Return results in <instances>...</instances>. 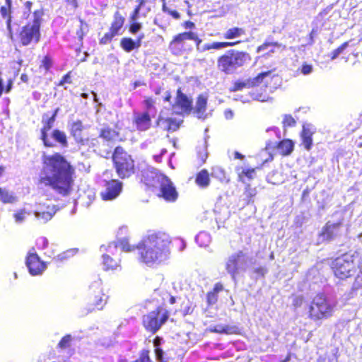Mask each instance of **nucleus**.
<instances>
[{
  "mask_svg": "<svg viewBox=\"0 0 362 362\" xmlns=\"http://www.w3.org/2000/svg\"><path fill=\"white\" fill-rule=\"evenodd\" d=\"M337 305V303L323 293L316 295L310 303L308 317L313 321L331 317Z\"/></svg>",
  "mask_w": 362,
  "mask_h": 362,
  "instance_id": "obj_3",
  "label": "nucleus"
},
{
  "mask_svg": "<svg viewBox=\"0 0 362 362\" xmlns=\"http://www.w3.org/2000/svg\"><path fill=\"white\" fill-rule=\"evenodd\" d=\"M296 121L293 117L290 115H285L284 117L283 124L284 127H294Z\"/></svg>",
  "mask_w": 362,
  "mask_h": 362,
  "instance_id": "obj_51",
  "label": "nucleus"
},
{
  "mask_svg": "<svg viewBox=\"0 0 362 362\" xmlns=\"http://www.w3.org/2000/svg\"><path fill=\"white\" fill-rule=\"evenodd\" d=\"M124 23V18L119 11L115 12L114 15V21L112 23L110 30L115 33H118L119 30L122 28Z\"/></svg>",
  "mask_w": 362,
  "mask_h": 362,
  "instance_id": "obj_32",
  "label": "nucleus"
},
{
  "mask_svg": "<svg viewBox=\"0 0 362 362\" xmlns=\"http://www.w3.org/2000/svg\"><path fill=\"white\" fill-rule=\"evenodd\" d=\"M144 104L146 107L145 113H148L150 115L156 113V109L154 107L155 101L151 98H148L144 100Z\"/></svg>",
  "mask_w": 362,
  "mask_h": 362,
  "instance_id": "obj_45",
  "label": "nucleus"
},
{
  "mask_svg": "<svg viewBox=\"0 0 362 362\" xmlns=\"http://www.w3.org/2000/svg\"><path fill=\"white\" fill-rule=\"evenodd\" d=\"M273 71H263L259 74L253 78H248L245 80H238L234 82L233 86L230 88V91L236 92L243 90V88H250L255 86L259 85L260 83L267 77H273L272 76Z\"/></svg>",
  "mask_w": 362,
  "mask_h": 362,
  "instance_id": "obj_13",
  "label": "nucleus"
},
{
  "mask_svg": "<svg viewBox=\"0 0 362 362\" xmlns=\"http://www.w3.org/2000/svg\"><path fill=\"white\" fill-rule=\"evenodd\" d=\"M133 121L139 131H146L151 125V115L148 113H135Z\"/></svg>",
  "mask_w": 362,
  "mask_h": 362,
  "instance_id": "obj_21",
  "label": "nucleus"
},
{
  "mask_svg": "<svg viewBox=\"0 0 362 362\" xmlns=\"http://www.w3.org/2000/svg\"><path fill=\"white\" fill-rule=\"evenodd\" d=\"M268 270L265 267H259L254 269V273L256 274L258 276H264Z\"/></svg>",
  "mask_w": 362,
  "mask_h": 362,
  "instance_id": "obj_56",
  "label": "nucleus"
},
{
  "mask_svg": "<svg viewBox=\"0 0 362 362\" xmlns=\"http://www.w3.org/2000/svg\"><path fill=\"white\" fill-rule=\"evenodd\" d=\"M43 167L40 175V182L51 187L56 192L68 195L72 188L74 168L59 153L43 156Z\"/></svg>",
  "mask_w": 362,
  "mask_h": 362,
  "instance_id": "obj_1",
  "label": "nucleus"
},
{
  "mask_svg": "<svg viewBox=\"0 0 362 362\" xmlns=\"http://www.w3.org/2000/svg\"><path fill=\"white\" fill-rule=\"evenodd\" d=\"M293 149V144L289 139H285L279 142L278 144V150L282 155L290 154Z\"/></svg>",
  "mask_w": 362,
  "mask_h": 362,
  "instance_id": "obj_35",
  "label": "nucleus"
},
{
  "mask_svg": "<svg viewBox=\"0 0 362 362\" xmlns=\"http://www.w3.org/2000/svg\"><path fill=\"white\" fill-rule=\"evenodd\" d=\"M243 173H244L245 175V176H247V177L252 178L255 173V170L252 169V170H247L246 171H243Z\"/></svg>",
  "mask_w": 362,
  "mask_h": 362,
  "instance_id": "obj_64",
  "label": "nucleus"
},
{
  "mask_svg": "<svg viewBox=\"0 0 362 362\" xmlns=\"http://www.w3.org/2000/svg\"><path fill=\"white\" fill-rule=\"evenodd\" d=\"M11 0H6V6L1 7L0 13L3 18L6 20V28L8 35L13 39V31L11 28Z\"/></svg>",
  "mask_w": 362,
  "mask_h": 362,
  "instance_id": "obj_22",
  "label": "nucleus"
},
{
  "mask_svg": "<svg viewBox=\"0 0 362 362\" xmlns=\"http://www.w3.org/2000/svg\"><path fill=\"white\" fill-rule=\"evenodd\" d=\"M69 5H71L74 9L78 7V0H66Z\"/></svg>",
  "mask_w": 362,
  "mask_h": 362,
  "instance_id": "obj_62",
  "label": "nucleus"
},
{
  "mask_svg": "<svg viewBox=\"0 0 362 362\" xmlns=\"http://www.w3.org/2000/svg\"><path fill=\"white\" fill-rule=\"evenodd\" d=\"M51 137L63 147H66L68 146L66 135L64 132L59 129H54L52 133Z\"/></svg>",
  "mask_w": 362,
  "mask_h": 362,
  "instance_id": "obj_33",
  "label": "nucleus"
},
{
  "mask_svg": "<svg viewBox=\"0 0 362 362\" xmlns=\"http://www.w3.org/2000/svg\"><path fill=\"white\" fill-rule=\"evenodd\" d=\"M351 41L352 40L344 42L337 49L332 51L331 53V59L334 60V59H337L339 54L343 53V52L350 45V43Z\"/></svg>",
  "mask_w": 362,
  "mask_h": 362,
  "instance_id": "obj_44",
  "label": "nucleus"
},
{
  "mask_svg": "<svg viewBox=\"0 0 362 362\" xmlns=\"http://www.w3.org/2000/svg\"><path fill=\"white\" fill-rule=\"evenodd\" d=\"M56 211L57 209L54 204H40L34 215L40 223H46L52 218Z\"/></svg>",
  "mask_w": 362,
  "mask_h": 362,
  "instance_id": "obj_18",
  "label": "nucleus"
},
{
  "mask_svg": "<svg viewBox=\"0 0 362 362\" xmlns=\"http://www.w3.org/2000/svg\"><path fill=\"white\" fill-rule=\"evenodd\" d=\"M71 339L72 338L70 334L64 336L58 344V346L61 349L68 348L70 346Z\"/></svg>",
  "mask_w": 362,
  "mask_h": 362,
  "instance_id": "obj_49",
  "label": "nucleus"
},
{
  "mask_svg": "<svg viewBox=\"0 0 362 362\" xmlns=\"http://www.w3.org/2000/svg\"><path fill=\"white\" fill-rule=\"evenodd\" d=\"M341 223L327 222L320 234L322 240H330L337 236L339 233Z\"/></svg>",
  "mask_w": 362,
  "mask_h": 362,
  "instance_id": "obj_20",
  "label": "nucleus"
},
{
  "mask_svg": "<svg viewBox=\"0 0 362 362\" xmlns=\"http://www.w3.org/2000/svg\"><path fill=\"white\" fill-rule=\"evenodd\" d=\"M170 236L163 232H149L136 247L139 250L140 260L148 266L158 264L170 255Z\"/></svg>",
  "mask_w": 362,
  "mask_h": 362,
  "instance_id": "obj_2",
  "label": "nucleus"
},
{
  "mask_svg": "<svg viewBox=\"0 0 362 362\" xmlns=\"http://www.w3.org/2000/svg\"><path fill=\"white\" fill-rule=\"evenodd\" d=\"M41 11L34 12V19L32 23H28L22 28L20 33V40L23 45L27 46L32 42L37 43L40 37Z\"/></svg>",
  "mask_w": 362,
  "mask_h": 362,
  "instance_id": "obj_9",
  "label": "nucleus"
},
{
  "mask_svg": "<svg viewBox=\"0 0 362 362\" xmlns=\"http://www.w3.org/2000/svg\"><path fill=\"white\" fill-rule=\"evenodd\" d=\"M250 60V54L245 52L230 49L217 60L218 70L226 74H232L239 67Z\"/></svg>",
  "mask_w": 362,
  "mask_h": 362,
  "instance_id": "obj_4",
  "label": "nucleus"
},
{
  "mask_svg": "<svg viewBox=\"0 0 362 362\" xmlns=\"http://www.w3.org/2000/svg\"><path fill=\"white\" fill-rule=\"evenodd\" d=\"M254 258L242 250L230 255L226 262V269L233 280L241 272H245L247 269L254 264Z\"/></svg>",
  "mask_w": 362,
  "mask_h": 362,
  "instance_id": "obj_7",
  "label": "nucleus"
},
{
  "mask_svg": "<svg viewBox=\"0 0 362 362\" xmlns=\"http://www.w3.org/2000/svg\"><path fill=\"white\" fill-rule=\"evenodd\" d=\"M102 293H103L102 281L100 277L95 276L89 286V296H91L96 294H102Z\"/></svg>",
  "mask_w": 362,
  "mask_h": 362,
  "instance_id": "obj_30",
  "label": "nucleus"
},
{
  "mask_svg": "<svg viewBox=\"0 0 362 362\" xmlns=\"http://www.w3.org/2000/svg\"><path fill=\"white\" fill-rule=\"evenodd\" d=\"M251 96L254 100L261 101V102L267 101L268 99V96L263 93H257L254 92V93H252Z\"/></svg>",
  "mask_w": 362,
  "mask_h": 362,
  "instance_id": "obj_54",
  "label": "nucleus"
},
{
  "mask_svg": "<svg viewBox=\"0 0 362 362\" xmlns=\"http://www.w3.org/2000/svg\"><path fill=\"white\" fill-rule=\"evenodd\" d=\"M192 101L180 89L177 91L175 103L173 105V110L177 114H189L192 109Z\"/></svg>",
  "mask_w": 362,
  "mask_h": 362,
  "instance_id": "obj_17",
  "label": "nucleus"
},
{
  "mask_svg": "<svg viewBox=\"0 0 362 362\" xmlns=\"http://www.w3.org/2000/svg\"><path fill=\"white\" fill-rule=\"evenodd\" d=\"M238 42H214L211 43V44L210 43L205 44V45H204L202 46H201L199 45V47H197V49L200 50L201 52H205V51L209 50L211 49H221L226 48V47H228L233 46V45H236Z\"/></svg>",
  "mask_w": 362,
  "mask_h": 362,
  "instance_id": "obj_27",
  "label": "nucleus"
},
{
  "mask_svg": "<svg viewBox=\"0 0 362 362\" xmlns=\"http://www.w3.org/2000/svg\"><path fill=\"white\" fill-rule=\"evenodd\" d=\"M238 327L235 326L217 325L210 327V331L214 333L232 334L236 333Z\"/></svg>",
  "mask_w": 362,
  "mask_h": 362,
  "instance_id": "obj_29",
  "label": "nucleus"
},
{
  "mask_svg": "<svg viewBox=\"0 0 362 362\" xmlns=\"http://www.w3.org/2000/svg\"><path fill=\"white\" fill-rule=\"evenodd\" d=\"M245 31L243 28L235 27L228 29L223 34V37L226 39H234L241 37L242 35H245Z\"/></svg>",
  "mask_w": 362,
  "mask_h": 362,
  "instance_id": "obj_36",
  "label": "nucleus"
},
{
  "mask_svg": "<svg viewBox=\"0 0 362 362\" xmlns=\"http://www.w3.org/2000/svg\"><path fill=\"white\" fill-rule=\"evenodd\" d=\"M88 31V25L82 20H80L79 30H77L76 35L81 40L83 35Z\"/></svg>",
  "mask_w": 362,
  "mask_h": 362,
  "instance_id": "obj_48",
  "label": "nucleus"
},
{
  "mask_svg": "<svg viewBox=\"0 0 362 362\" xmlns=\"http://www.w3.org/2000/svg\"><path fill=\"white\" fill-rule=\"evenodd\" d=\"M185 40H186V39L184 38L183 33H180L176 35L170 45V49L172 51V52L174 54H178L180 47H177V46L180 45Z\"/></svg>",
  "mask_w": 362,
  "mask_h": 362,
  "instance_id": "obj_38",
  "label": "nucleus"
},
{
  "mask_svg": "<svg viewBox=\"0 0 362 362\" xmlns=\"http://www.w3.org/2000/svg\"><path fill=\"white\" fill-rule=\"evenodd\" d=\"M197 156L202 163H204L206 161L208 157L206 141H204V144L197 147Z\"/></svg>",
  "mask_w": 362,
  "mask_h": 362,
  "instance_id": "obj_42",
  "label": "nucleus"
},
{
  "mask_svg": "<svg viewBox=\"0 0 362 362\" xmlns=\"http://www.w3.org/2000/svg\"><path fill=\"white\" fill-rule=\"evenodd\" d=\"M112 158L117 173L121 178L129 177L134 173V160L131 156L124 152L122 147L115 148Z\"/></svg>",
  "mask_w": 362,
  "mask_h": 362,
  "instance_id": "obj_8",
  "label": "nucleus"
},
{
  "mask_svg": "<svg viewBox=\"0 0 362 362\" xmlns=\"http://www.w3.org/2000/svg\"><path fill=\"white\" fill-rule=\"evenodd\" d=\"M168 318V312L162 308L144 315L143 324L145 328L153 333L156 332Z\"/></svg>",
  "mask_w": 362,
  "mask_h": 362,
  "instance_id": "obj_10",
  "label": "nucleus"
},
{
  "mask_svg": "<svg viewBox=\"0 0 362 362\" xmlns=\"http://www.w3.org/2000/svg\"><path fill=\"white\" fill-rule=\"evenodd\" d=\"M0 199L2 202L7 203H13L16 201V197L13 194L12 192H8L6 189H2L0 187Z\"/></svg>",
  "mask_w": 362,
  "mask_h": 362,
  "instance_id": "obj_39",
  "label": "nucleus"
},
{
  "mask_svg": "<svg viewBox=\"0 0 362 362\" xmlns=\"http://www.w3.org/2000/svg\"><path fill=\"white\" fill-rule=\"evenodd\" d=\"M182 122V120L177 121L176 119L173 118L165 119L161 116H159L157 121V124L163 127L164 129L170 132H175L180 127V122Z\"/></svg>",
  "mask_w": 362,
  "mask_h": 362,
  "instance_id": "obj_23",
  "label": "nucleus"
},
{
  "mask_svg": "<svg viewBox=\"0 0 362 362\" xmlns=\"http://www.w3.org/2000/svg\"><path fill=\"white\" fill-rule=\"evenodd\" d=\"M87 127H88L84 125L79 119L73 121L70 124V134L76 143L83 145L87 141V139L84 137L83 134V130L87 129Z\"/></svg>",
  "mask_w": 362,
  "mask_h": 362,
  "instance_id": "obj_19",
  "label": "nucleus"
},
{
  "mask_svg": "<svg viewBox=\"0 0 362 362\" xmlns=\"http://www.w3.org/2000/svg\"><path fill=\"white\" fill-rule=\"evenodd\" d=\"M141 8L136 7L130 16V21H136L139 18V15L140 12Z\"/></svg>",
  "mask_w": 362,
  "mask_h": 362,
  "instance_id": "obj_60",
  "label": "nucleus"
},
{
  "mask_svg": "<svg viewBox=\"0 0 362 362\" xmlns=\"http://www.w3.org/2000/svg\"><path fill=\"white\" fill-rule=\"evenodd\" d=\"M100 251L103 253V269L114 270L119 267V262L115 259L111 255H115L117 252V244L116 242H112L108 245H103L100 247Z\"/></svg>",
  "mask_w": 362,
  "mask_h": 362,
  "instance_id": "obj_12",
  "label": "nucleus"
},
{
  "mask_svg": "<svg viewBox=\"0 0 362 362\" xmlns=\"http://www.w3.org/2000/svg\"><path fill=\"white\" fill-rule=\"evenodd\" d=\"M103 189L100 192L102 199L105 201H112L116 199L122 190V182L117 180H104Z\"/></svg>",
  "mask_w": 362,
  "mask_h": 362,
  "instance_id": "obj_14",
  "label": "nucleus"
},
{
  "mask_svg": "<svg viewBox=\"0 0 362 362\" xmlns=\"http://www.w3.org/2000/svg\"><path fill=\"white\" fill-rule=\"evenodd\" d=\"M209 175L206 170H201L196 177V183L201 187H206L209 185Z\"/></svg>",
  "mask_w": 362,
  "mask_h": 362,
  "instance_id": "obj_34",
  "label": "nucleus"
},
{
  "mask_svg": "<svg viewBox=\"0 0 362 362\" xmlns=\"http://www.w3.org/2000/svg\"><path fill=\"white\" fill-rule=\"evenodd\" d=\"M313 132L310 129L309 125H303L301 133L302 144L308 151L310 150L313 146Z\"/></svg>",
  "mask_w": 362,
  "mask_h": 362,
  "instance_id": "obj_28",
  "label": "nucleus"
},
{
  "mask_svg": "<svg viewBox=\"0 0 362 362\" xmlns=\"http://www.w3.org/2000/svg\"><path fill=\"white\" fill-rule=\"evenodd\" d=\"M358 257V253H346L336 258L332 263V269L336 277L345 279L356 272L355 260Z\"/></svg>",
  "mask_w": 362,
  "mask_h": 362,
  "instance_id": "obj_6",
  "label": "nucleus"
},
{
  "mask_svg": "<svg viewBox=\"0 0 362 362\" xmlns=\"http://www.w3.org/2000/svg\"><path fill=\"white\" fill-rule=\"evenodd\" d=\"M26 265L29 269L30 274L33 276L41 274L46 269L45 263L40 260L34 249H32L28 252L26 259Z\"/></svg>",
  "mask_w": 362,
  "mask_h": 362,
  "instance_id": "obj_16",
  "label": "nucleus"
},
{
  "mask_svg": "<svg viewBox=\"0 0 362 362\" xmlns=\"http://www.w3.org/2000/svg\"><path fill=\"white\" fill-rule=\"evenodd\" d=\"M52 66V61L49 57H45L42 61L41 66L44 67V69L47 71Z\"/></svg>",
  "mask_w": 362,
  "mask_h": 362,
  "instance_id": "obj_59",
  "label": "nucleus"
},
{
  "mask_svg": "<svg viewBox=\"0 0 362 362\" xmlns=\"http://www.w3.org/2000/svg\"><path fill=\"white\" fill-rule=\"evenodd\" d=\"M117 33H115L112 30L105 34V35L100 39V44H107L111 41V40L116 35Z\"/></svg>",
  "mask_w": 362,
  "mask_h": 362,
  "instance_id": "obj_50",
  "label": "nucleus"
},
{
  "mask_svg": "<svg viewBox=\"0 0 362 362\" xmlns=\"http://www.w3.org/2000/svg\"><path fill=\"white\" fill-rule=\"evenodd\" d=\"M195 240L200 246L205 247L210 242V236L207 233L201 232L196 236Z\"/></svg>",
  "mask_w": 362,
  "mask_h": 362,
  "instance_id": "obj_40",
  "label": "nucleus"
},
{
  "mask_svg": "<svg viewBox=\"0 0 362 362\" xmlns=\"http://www.w3.org/2000/svg\"><path fill=\"white\" fill-rule=\"evenodd\" d=\"M132 24L129 27V31L132 34H136L139 30L141 28V24L140 23H138L136 21H131Z\"/></svg>",
  "mask_w": 362,
  "mask_h": 362,
  "instance_id": "obj_53",
  "label": "nucleus"
},
{
  "mask_svg": "<svg viewBox=\"0 0 362 362\" xmlns=\"http://www.w3.org/2000/svg\"><path fill=\"white\" fill-rule=\"evenodd\" d=\"M224 115H225V117L227 119H230L233 118V112L232 110H226L224 112Z\"/></svg>",
  "mask_w": 362,
  "mask_h": 362,
  "instance_id": "obj_61",
  "label": "nucleus"
},
{
  "mask_svg": "<svg viewBox=\"0 0 362 362\" xmlns=\"http://www.w3.org/2000/svg\"><path fill=\"white\" fill-rule=\"evenodd\" d=\"M92 303L98 310H102L107 303V297L102 293V294H96L90 296Z\"/></svg>",
  "mask_w": 362,
  "mask_h": 362,
  "instance_id": "obj_31",
  "label": "nucleus"
},
{
  "mask_svg": "<svg viewBox=\"0 0 362 362\" xmlns=\"http://www.w3.org/2000/svg\"><path fill=\"white\" fill-rule=\"evenodd\" d=\"M206 299L209 305H214L217 301L218 296L215 292L210 291L207 293Z\"/></svg>",
  "mask_w": 362,
  "mask_h": 362,
  "instance_id": "obj_52",
  "label": "nucleus"
},
{
  "mask_svg": "<svg viewBox=\"0 0 362 362\" xmlns=\"http://www.w3.org/2000/svg\"><path fill=\"white\" fill-rule=\"evenodd\" d=\"M118 136L119 134L115 130L110 127L102 128L100 130L98 139L101 140L102 144H100L99 141L98 143L101 147H104L103 149L100 148L101 155L103 157L107 158L112 153V148H113L112 144Z\"/></svg>",
  "mask_w": 362,
  "mask_h": 362,
  "instance_id": "obj_11",
  "label": "nucleus"
},
{
  "mask_svg": "<svg viewBox=\"0 0 362 362\" xmlns=\"http://www.w3.org/2000/svg\"><path fill=\"white\" fill-rule=\"evenodd\" d=\"M303 303V298L301 296H296L293 299V305L295 308H300L302 306Z\"/></svg>",
  "mask_w": 362,
  "mask_h": 362,
  "instance_id": "obj_55",
  "label": "nucleus"
},
{
  "mask_svg": "<svg viewBox=\"0 0 362 362\" xmlns=\"http://www.w3.org/2000/svg\"><path fill=\"white\" fill-rule=\"evenodd\" d=\"M144 177L146 185L160 188L161 197L165 200L175 202L177 199V192L168 177L154 171L146 173V175Z\"/></svg>",
  "mask_w": 362,
  "mask_h": 362,
  "instance_id": "obj_5",
  "label": "nucleus"
},
{
  "mask_svg": "<svg viewBox=\"0 0 362 362\" xmlns=\"http://www.w3.org/2000/svg\"><path fill=\"white\" fill-rule=\"evenodd\" d=\"M207 103V97L204 95H199L196 101V105L194 107V113L196 114V116L199 119H205L206 116L204 115Z\"/></svg>",
  "mask_w": 362,
  "mask_h": 362,
  "instance_id": "obj_25",
  "label": "nucleus"
},
{
  "mask_svg": "<svg viewBox=\"0 0 362 362\" xmlns=\"http://www.w3.org/2000/svg\"><path fill=\"white\" fill-rule=\"evenodd\" d=\"M257 191L255 188H252L249 185L245 187V189L243 194V205H247L250 202H253L252 199L256 195Z\"/></svg>",
  "mask_w": 362,
  "mask_h": 362,
  "instance_id": "obj_37",
  "label": "nucleus"
},
{
  "mask_svg": "<svg viewBox=\"0 0 362 362\" xmlns=\"http://www.w3.org/2000/svg\"><path fill=\"white\" fill-rule=\"evenodd\" d=\"M116 243L117 244V247L119 246L122 250L125 252H130L135 249L134 246L129 245V240L127 238H123Z\"/></svg>",
  "mask_w": 362,
  "mask_h": 362,
  "instance_id": "obj_46",
  "label": "nucleus"
},
{
  "mask_svg": "<svg viewBox=\"0 0 362 362\" xmlns=\"http://www.w3.org/2000/svg\"><path fill=\"white\" fill-rule=\"evenodd\" d=\"M223 290V286L221 284H216L213 289V292L218 294V293Z\"/></svg>",
  "mask_w": 362,
  "mask_h": 362,
  "instance_id": "obj_63",
  "label": "nucleus"
},
{
  "mask_svg": "<svg viewBox=\"0 0 362 362\" xmlns=\"http://www.w3.org/2000/svg\"><path fill=\"white\" fill-rule=\"evenodd\" d=\"M183 33V35H184V38L187 40H194L197 43V47H199V45L201 44L202 42V40H200L199 37H198V35L197 33H193V32H185V33Z\"/></svg>",
  "mask_w": 362,
  "mask_h": 362,
  "instance_id": "obj_47",
  "label": "nucleus"
},
{
  "mask_svg": "<svg viewBox=\"0 0 362 362\" xmlns=\"http://www.w3.org/2000/svg\"><path fill=\"white\" fill-rule=\"evenodd\" d=\"M312 71H313V66L312 65L307 64H303V66L301 67V73L303 75H308V74H311Z\"/></svg>",
  "mask_w": 362,
  "mask_h": 362,
  "instance_id": "obj_57",
  "label": "nucleus"
},
{
  "mask_svg": "<svg viewBox=\"0 0 362 362\" xmlns=\"http://www.w3.org/2000/svg\"><path fill=\"white\" fill-rule=\"evenodd\" d=\"M59 110V108L57 107L51 117H49L47 114L44 115L42 117L43 127L41 129V139L43 141L45 146L53 147L55 146L48 137L47 132L52 128Z\"/></svg>",
  "mask_w": 362,
  "mask_h": 362,
  "instance_id": "obj_15",
  "label": "nucleus"
},
{
  "mask_svg": "<svg viewBox=\"0 0 362 362\" xmlns=\"http://www.w3.org/2000/svg\"><path fill=\"white\" fill-rule=\"evenodd\" d=\"M48 245V240L45 237H41L37 240V245L41 248H45Z\"/></svg>",
  "mask_w": 362,
  "mask_h": 362,
  "instance_id": "obj_58",
  "label": "nucleus"
},
{
  "mask_svg": "<svg viewBox=\"0 0 362 362\" xmlns=\"http://www.w3.org/2000/svg\"><path fill=\"white\" fill-rule=\"evenodd\" d=\"M144 37V35L141 34L140 35L136 41L133 40L132 38L129 37H124L121 40V47L124 50H125L127 52H132L135 48H139L141 47V40Z\"/></svg>",
  "mask_w": 362,
  "mask_h": 362,
  "instance_id": "obj_24",
  "label": "nucleus"
},
{
  "mask_svg": "<svg viewBox=\"0 0 362 362\" xmlns=\"http://www.w3.org/2000/svg\"><path fill=\"white\" fill-rule=\"evenodd\" d=\"M285 47L281 44L270 40L269 39H267L265 42L260 46H259L257 49V53L264 52L267 54H269L270 53H274L275 52V48H281Z\"/></svg>",
  "mask_w": 362,
  "mask_h": 362,
  "instance_id": "obj_26",
  "label": "nucleus"
},
{
  "mask_svg": "<svg viewBox=\"0 0 362 362\" xmlns=\"http://www.w3.org/2000/svg\"><path fill=\"white\" fill-rule=\"evenodd\" d=\"M160 340V338L156 337L153 341L154 346H155L156 357L158 362H166V361L165 360V358L163 357V355H164L163 351L160 348L158 347Z\"/></svg>",
  "mask_w": 362,
  "mask_h": 362,
  "instance_id": "obj_41",
  "label": "nucleus"
},
{
  "mask_svg": "<svg viewBox=\"0 0 362 362\" xmlns=\"http://www.w3.org/2000/svg\"><path fill=\"white\" fill-rule=\"evenodd\" d=\"M30 215V213L28 212L25 209H21L17 211L14 214L13 217L16 223H23L26 217Z\"/></svg>",
  "mask_w": 362,
  "mask_h": 362,
  "instance_id": "obj_43",
  "label": "nucleus"
}]
</instances>
